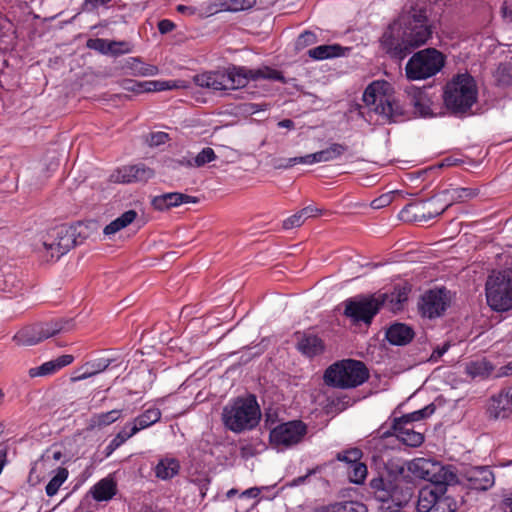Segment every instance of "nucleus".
Segmentation results:
<instances>
[{
	"label": "nucleus",
	"mask_w": 512,
	"mask_h": 512,
	"mask_svg": "<svg viewBox=\"0 0 512 512\" xmlns=\"http://www.w3.org/2000/svg\"><path fill=\"white\" fill-rule=\"evenodd\" d=\"M145 84H146V81H135L132 79H124L120 83L121 87L124 90L133 92L136 94L146 92V89H144Z\"/></svg>",
	"instance_id": "nucleus-49"
},
{
	"label": "nucleus",
	"mask_w": 512,
	"mask_h": 512,
	"mask_svg": "<svg viewBox=\"0 0 512 512\" xmlns=\"http://www.w3.org/2000/svg\"><path fill=\"white\" fill-rule=\"evenodd\" d=\"M511 396L507 389L501 390L497 395L492 396L487 413L489 418L504 419L512 412Z\"/></svg>",
	"instance_id": "nucleus-23"
},
{
	"label": "nucleus",
	"mask_w": 512,
	"mask_h": 512,
	"mask_svg": "<svg viewBox=\"0 0 512 512\" xmlns=\"http://www.w3.org/2000/svg\"><path fill=\"white\" fill-rule=\"evenodd\" d=\"M154 176V171L144 164L127 165L119 168L114 175L122 183L147 181Z\"/></svg>",
	"instance_id": "nucleus-19"
},
{
	"label": "nucleus",
	"mask_w": 512,
	"mask_h": 512,
	"mask_svg": "<svg viewBox=\"0 0 512 512\" xmlns=\"http://www.w3.org/2000/svg\"><path fill=\"white\" fill-rule=\"evenodd\" d=\"M95 221L76 222L73 225H61L55 227L45 240L43 247L51 256H65L74 247L81 245L96 230Z\"/></svg>",
	"instance_id": "nucleus-4"
},
{
	"label": "nucleus",
	"mask_w": 512,
	"mask_h": 512,
	"mask_svg": "<svg viewBox=\"0 0 512 512\" xmlns=\"http://www.w3.org/2000/svg\"><path fill=\"white\" fill-rule=\"evenodd\" d=\"M130 68L135 76H155L159 73V69L155 65L143 64L137 58H131Z\"/></svg>",
	"instance_id": "nucleus-44"
},
{
	"label": "nucleus",
	"mask_w": 512,
	"mask_h": 512,
	"mask_svg": "<svg viewBox=\"0 0 512 512\" xmlns=\"http://www.w3.org/2000/svg\"><path fill=\"white\" fill-rule=\"evenodd\" d=\"M493 369L491 362L485 358L472 361L467 365V373L472 378H486L492 373Z\"/></svg>",
	"instance_id": "nucleus-41"
},
{
	"label": "nucleus",
	"mask_w": 512,
	"mask_h": 512,
	"mask_svg": "<svg viewBox=\"0 0 512 512\" xmlns=\"http://www.w3.org/2000/svg\"><path fill=\"white\" fill-rule=\"evenodd\" d=\"M449 349V344H444L443 346H438L435 348L431 354V360L437 361L439 358H441Z\"/></svg>",
	"instance_id": "nucleus-61"
},
{
	"label": "nucleus",
	"mask_w": 512,
	"mask_h": 512,
	"mask_svg": "<svg viewBox=\"0 0 512 512\" xmlns=\"http://www.w3.org/2000/svg\"><path fill=\"white\" fill-rule=\"evenodd\" d=\"M405 25L401 38L395 35L397 25L393 24L381 39V44L387 53L400 59L409 54L412 49L425 44L432 35L431 26L427 24V17L422 10L415 11Z\"/></svg>",
	"instance_id": "nucleus-3"
},
{
	"label": "nucleus",
	"mask_w": 512,
	"mask_h": 512,
	"mask_svg": "<svg viewBox=\"0 0 512 512\" xmlns=\"http://www.w3.org/2000/svg\"><path fill=\"white\" fill-rule=\"evenodd\" d=\"M500 508L503 511H507L509 509V512H512V493L504 495L500 503Z\"/></svg>",
	"instance_id": "nucleus-62"
},
{
	"label": "nucleus",
	"mask_w": 512,
	"mask_h": 512,
	"mask_svg": "<svg viewBox=\"0 0 512 512\" xmlns=\"http://www.w3.org/2000/svg\"><path fill=\"white\" fill-rule=\"evenodd\" d=\"M401 220L406 222H427L424 201L407 204L399 213Z\"/></svg>",
	"instance_id": "nucleus-29"
},
{
	"label": "nucleus",
	"mask_w": 512,
	"mask_h": 512,
	"mask_svg": "<svg viewBox=\"0 0 512 512\" xmlns=\"http://www.w3.org/2000/svg\"><path fill=\"white\" fill-rule=\"evenodd\" d=\"M217 159L214 150L210 147L203 148L194 158L184 159L179 163L187 167H203L204 165Z\"/></svg>",
	"instance_id": "nucleus-39"
},
{
	"label": "nucleus",
	"mask_w": 512,
	"mask_h": 512,
	"mask_svg": "<svg viewBox=\"0 0 512 512\" xmlns=\"http://www.w3.org/2000/svg\"><path fill=\"white\" fill-rule=\"evenodd\" d=\"M365 504L359 501H343L320 506L313 512H367Z\"/></svg>",
	"instance_id": "nucleus-31"
},
{
	"label": "nucleus",
	"mask_w": 512,
	"mask_h": 512,
	"mask_svg": "<svg viewBox=\"0 0 512 512\" xmlns=\"http://www.w3.org/2000/svg\"><path fill=\"white\" fill-rule=\"evenodd\" d=\"M451 293L445 287L427 290L418 302L419 313L426 318L441 317L451 304Z\"/></svg>",
	"instance_id": "nucleus-14"
},
{
	"label": "nucleus",
	"mask_w": 512,
	"mask_h": 512,
	"mask_svg": "<svg viewBox=\"0 0 512 512\" xmlns=\"http://www.w3.org/2000/svg\"><path fill=\"white\" fill-rule=\"evenodd\" d=\"M305 219L303 218L300 211L295 213L294 215L288 217L283 221V228L286 230L299 227L304 223Z\"/></svg>",
	"instance_id": "nucleus-52"
},
{
	"label": "nucleus",
	"mask_w": 512,
	"mask_h": 512,
	"mask_svg": "<svg viewBox=\"0 0 512 512\" xmlns=\"http://www.w3.org/2000/svg\"><path fill=\"white\" fill-rule=\"evenodd\" d=\"M307 434V425L301 420H292L274 427L269 434L270 444L277 449H288L299 444Z\"/></svg>",
	"instance_id": "nucleus-13"
},
{
	"label": "nucleus",
	"mask_w": 512,
	"mask_h": 512,
	"mask_svg": "<svg viewBox=\"0 0 512 512\" xmlns=\"http://www.w3.org/2000/svg\"><path fill=\"white\" fill-rule=\"evenodd\" d=\"M125 442L126 440H124V438L119 433H117L115 437L110 441L112 446L115 447L116 449L122 446Z\"/></svg>",
	"instance_id": "nucleus-64"
},
{
	"label": "nucleus",
	"mask_w": 512,
	"mask_h": 512,
	"mask_svg": "<svg viewBox=\"0 0 512 512\" xmlns=\"http://www.w3.org/2000/svg\"><path fill=\"white\" fill-rule=\"evenodd\" d=\"M426 209V219H430L442 214L449 206L448 199L443 196V192L432 197L429 200L424 201Z\"/></svg>",
	"instance_id": "nucleus-35"
},
{
	"label": "nucleus",
	"mask_w": 512,
	"mask_h": 512,
	"mask_svg": "<svg viewBox=\"0 0 512 512\" xmlns=\"http://www.w3.org/2000/svg\"><path fill=\"white\" fill-rule=\"evenodd\" d=\"M74 357L69 354L61 355L56 359L44 362L38 367L30 368L28 374L31 378L53 375L60 369L70 365Z\"/></svg>",
	"instance_id": "nucleus-26"
},
{
	"label": "nucleus",
	"mask_w": 512,
	"mask_h": 512,
	"mask_svg": "<svg viewBox=\"0 0 512 512\" xmlns=\"http://www.w3.org/2000/svg\"><path fill=\"white\" fill-rule=\"evenodd\" d=\"M74 326L71 319L56 318L47 322H39L19 330L13 341L20 346H33L60 332H66Z\"/></svg>",
	"instance_id": "nucleus-12"
},
{
	"label": "nucleus",
	"mask_w": 512,
	"mask_h": 512,
	"mask_svg": "<svg viewBox=\"0 0 512 512\" xmlns=\"http://www.w3.org/2000/svg\"><path fill=\"white\" fill-rule=\"evenodd\" d=\"M408 424H400L396 426V419H394L391 426L392 432L387 431L383 433V437L395 435L397 439L403 442L407 446L418 447L424 441V436L413 430V428L407 427Z\"/></svg>",
	"instance_id": "nucleus-27"
},
{
	"label": "nucleus",
	"mask_w": 512,
	"mask_h": 512,
	"mask_svg": "<svg viewBox=\"0 0 512 512\" xmlns=\"http://www.w3.org/2000/svg\"><path fill=\"white\" fill-rule=\"evenodd\" d=\"M379 311L375 295L349 298L345 301L344 315L355 323L371 324Z\"/></svg>",
	"instance_id": "nucleus-15"
},
{
	"label": "nucleus",
	"mask_w": 512,
	"mask_h": 512,
	"mask_svg": "<svg viewBox=\"0 0 512 512\" xmlns=\"http://www.w3.org/2000/svg\"><path fill=\"white\" fill-rule=\"evenodd\" d=\"M414 336V330L409 325L400 322L391 324L385 332L386 340L394 346H405L413 340Z\"/></svg>",
	"instance_id": "nucleus-24"
},
{
	"label": "nucleus",
	"mask_w": 512,
	"mask_h": 512,
	"mask_svg": "<svg viewBox=\"0 0 512 512\" xmlns=\"http://www.w3.org/2000/svg\"><path fill=\"white\" fill-rule=\"evenodd\" d=\"M168 139V134L164 132L152 133L150 137V145L158 146L164 144Z\"/></svg>",
	"instance_id": "nucleus-56"
},
{
	"label": "nucleus",
	"mask_w": 512,
	"mask_h": 512,
	"mask_svg": "<svg viewBox=\"0 0 512 512\" xmlns=\"http://www.w3.org/2000/svg\"><path fill=\"white\" fill-rule=\"evenodd\" d=\"M369 371L365 364L358 360L344 359L330 365L324 373V381L328 386L350 389L366 382Z\"/></svg>",
	"instance_id": "nucleus-8"
},
{
	"label": "nucleus",
	"mask_w": 512,
	"mask_h": 512,
	"mask_svg": "<svg viewBox=\"0 0 512 512\" xmlns=\"http://www.w3.org/2000/svg\"><path fill=\"white\" fill-rule=\"evenodd\" d=\"M349 481L354 484H362L367 476V466L362 463H356L353 466L347 468Z\"/></svg>",
	"instance_id": "nucleus-46"
},
{
	"label": "nucleus",
	"mask_w": 512,
	"mask_h": 512,
	"mask_svg": "<svg viewBox=\"0 0 512 512\" xmlns=\"http://www.w3.org/2000/svg\"><path fill=\"white\" fill-rule=\"evenodd\" d=\"M451 239H443L441 241L435 242L432 245H426V244H418V243H411L409 245V248L405 251V255H411V254H426V255H435L438 253H458V251H449L447 248H454L455 245L447 246V243L450 242Z\"/></svg>",
	"instance_id": "nucleus-28"
},
{
	"label": "nucleus",
	"mask_w": 512,
	"mask_h": 512,
	"mask_svg": "<svg viewBox=\"0 0 512 512\" xmlns=\"http://www.w3.org/2000/svg\"><path fill=\"white\" fill-rule=\"evenodd\" d=\"M138 432L139 431L136 428V426L134 425V422L130 421V422L125 423L123 428L118 433L124 438V440L127 441L128 439H130L131 437L136 435Z\"/></svg>",
	"instance_id": "nucleus-54"
},
{
	"label": "nucleus",
	"mask_w": 512,
	"mask_h": 512,
	"mask_svg": "<svg viewBox=\"0 0 512 512\" xmlns=\"http://www.w3.org/2000/svg\"><path fill=\"white\" fill-rule=\"evenodd\" d=\"M198 199L194 196L183 194L180 192H169L158 196H154L151 205L158 211L169 210L172 207H178L182 204L197 203Z\"/></svg>",
	"instance_id": "nucleus-21"
},
{
	"label": "nucleus",
	"mask_w": 512,
	"mask_h": 512,
	"mask_svg": "<svg viewBox=\"0 0 512 512\" xmlns=\"http://www.w3.org/2000/svg\"><path fill=\"white\" fill-rule=\"evenodd\" d=\"M87 47L102 54H109V40L96 38L87 41Z\"/></svg>",
	"instance_id": "nucleus-50"
},
{
	"label": "nucleus",
	"mask_w": 512,
	"mask_h": 512,
	"mask_svg": "<svg viewBox=\"0 0 512 512\" xmlns=\"http://www.w3.org/2000/svg\"><path fill=\"white\" fill-rule=\"evenodd\" d=\"M256 0H226V10L232 12H239L252 8Z\"/></svg>",
	"instance_id": "nucleus-48"
},
{
	"label": "nucleus",
	"mask_w": 512,
	"mask_h": 512,
	"mask_svg": "<svg viewBox=\"0 0 512 512\" xmlns=\"http://www.w3.org/2000/svg\"><path fill=\"white\" fill-rule=\"evenodd\" d=\"M478 195V190L473 188H456L443 191V196L448 202H463L472 199Z\"/></svg>",
	"instance_id": "nucleus-42"
},
{
	"label": "nucleus",
	"mask_w": 512,
	"mask_h": 512,
	"mask_svg": "<svg viewBox=\"0 0 512 512\" xmlns=\"http://www.w3.org/2000/svg\"><path fill=\"white\" fill-rule=\"evenodd\" d=\"M444 103L455 115H462L471 109L477 100L475 81L469 74H458L449 81L444 90Z\"/></svg>",
	"instance_id": "nucleus-7"
},
{
	"label": "nucleus",
	"mask_w": 512,
	"mask_h": 512,
	"mask_svg": "<svg viewBox=\"0 0 512 512\" xmlns=\"http://www.w3.org/2000/svg\"><path fill=\"white\" fill-rule=\"evenodd\" d=\"M116 494V484L111 479H102L92 489L93 498L97 501L110 500Z\"/></svg>",
	"instance_id": "nucleus-36"
},
{
	"label": "nucleus",
	"mask_w": 512,
	"mask_h": 512,
	"mask_svg": "<svg viewBox=\"0 0 512 512\" xmlns=\"http://www.w3.org/2000/svg\"><path fill=\"white\" fill-rule=\"evenodd\" d=\"M445 65V56L435 48H426L413 54L405 66L409 80H425L439 73Z\"/></svg>",
	"instance_id": "nucleus-11"
},
{
	"label": "nucleus",
	"mask_w": 512,
	"mask_h": 512,
	"mask_svg": "<svg viewBox=\"0 0 512 512\" xmlns=\"http://www.w3.org/2000/svg\"><path fill=\"white\" fill-rule=\"evenodd\" d=\"M406 93L410 104L415 109V114L421 117H429L433 115L431 110V100L424 90L415 86H409L406 89Z\"/></svg>",
	"instance_id": "nucleus-25"
},
{
	"label": "nucleus",
	"mask_w": 512,
	"mask_h": 512,
	"mask_svg": "<svg viewBox=\"0 0 512 512\" xmlns=\"http://www.w3.org/2000/svg\"><path fill=\"white\" fill-rule=\"evenodd\" d=\"M315 41V35L312 32L306 31L302 33L298 38V45H308Z\"/></svg>",
	"instance_id": "nucleus-59"
},
{
	"label": "nucleus",
	"mask_w": 512,
	"mask_h": 512,
	"mask_svg": "<svg viewBox=\"0 0 512 512\" xmlns=\"http://www.w3.org/2000/svg\"><path fill=\"white\" fill-rule=\"evenodd\" d=\"M297 349L302 355L313 358L321 355L325 351V343L322 338L314 333H298Z\"/></svg>",
	"instance_id": "nucleus-22"
},
{
	"label": "nucleus",
	"mask_w": 512,
	"mask_h": 512,
	"mask_svg": "<svg viewBox=\"0 0 512 512\" xmlns=\"http://www.w3.org/2000/svg\"><path fill=\"white\" fill-rule=\"evenodd\" d=\"M137 216V213L134 210H128L124 212L121 216L113 220L110 224H108L103 232L105 235H112L118 232L119 230L127 227L131 224Z\"/></svg>",
	"instance_id": "nucleus-38"
},
{
	"label": "nucleus",
	"mask_w": 512,
	"mask_h": 512,
	"mask_svg": "<svg viewBox=\"0 0 512 512\" xmlns=\"http://www.w3.org/2000/svg\"><path fill=\"white\" fill-rule=\"evenodd\" d=\"M391 202V196L389 194H384L379 198L374 199L371 202V206L374 209H380L387 206Z\"/></svg>",
	"instance_id": "nucleus-55"
},
{
	"label": "nucleus",
	"mask_w": 512,
	"mask_h": 512,
	"mask_svg": "<svg viewBox=\"0 0 512 512\" xmlns=\"http://www.w3.org/2000/svg\"><path fill=\"white\" fill-rule=\"evenodd\" d=\"M411 287L407 284H396L389 292L379 293L375 296L378 306L387 308L393 313L402 311L408 301Z\"/></svg>",
	"instance_id": "nucleus-17"
},
{
	"label": "nucleus",
	"mask_w": 512,
	"mask_h": 512,
	"mask_svg": "<svg viewBox=\"0 0 512 512\" xmlns=\"http://www.w3.org/2000/svg\"><path fill=\"white\" fill-rule=\"evenodd\" d=\"M435 410V405L431 403L422 409H419L409 414H405L399 418H395L396 426H399L400 424H412L413 422L426 419L430 417L435 412Z\"/></svg>",
	"instance_id": "nucleus-40"
},
{
	"label": "nucleus",
	"mask_w": 512,
	"mask_h": 512,
	"mask_svg": "<svg viewBox=\"0 0 512 512\" xmlns=\"http://www.w3.org/2000/svg\"><path fill=\"white\" fill-rule=\"evenodd\" d=\"M131 52L130 44L125 41H109V54L120 55Z\"/></svg>",
	"instance_id": "nucleus-51"
},
{
	"label": "nucleus",
	"mask_w": 512,
	"mask_h": 512,
	"mask_svg": "<svg viewBox=\"0 0 512 512\" xmlns=\"http://www.w3.org/2000/svg\"><path fill=\"white\" fill-rule=\"evenodd\" d=\"M180 469L176 459H162L155 467V474L159 479L168 480L178 474Z\"/></svg>",
	"instance_id": "nucleus-37"
},
{
	"label": "nucleus",
	"mask_w": 512,
	"mask_h": 512,
	"mask_svg": "<svg viewBox=\"0 0 512 512\" xmlns=\"http://www.w3.org/2000/svg\"><path fill=\"white\" fill-rule=\"evenodd\" d=\"M67 478L68 470L62 467L58 468L56 475L52 477V479L48 482V484L45 487L46 494L49 497L56 495L59 488L67 480Z\"/></svg>",
	"instance_id": "nucleus-43"
},
{
	"label": "nucleus",
	"mask_w": 512,
	"mask_h": 512,
	"mask_svg": "<svg viewBox=\"0 0 512 512\" xmlns=\"http://www.w3.org/2000/svg\"><path fill=\"white\" fill-rule=\"evenodd\" d=\"M458 510V502L457 500L447 495L446 492L440 496L439 500L435 504L432 512H457Z\"/></svg>",
	"instance_id": "nucleus-45"
},
{
	"label": "nucleus",
	"mask_w": 512,
	"mask_h": 512,
	"mask_svg": "<svg viewBox=\"0 0 512 512\" xmlns=\"http://www.w3.org/2000/svg\"><path fill=\"white\" fill-rule=\"evenodd\" d=\"M363 453L358 448H350L343 452L337 453L336 459L341 462L347 463L348 466H353L356 463L360 462Z\"/></svg>",
	"instance_id": "nucleus-47"
},
{
	"label": "nucleus",
	"mask_w": 512,
	"mask_h": 512,
	"mask_svg": "<svg viewBox=\"0 0 512 512\" xmlns=\"http://www.w3.org/2000/svg\"><path fill=\"white\" fill-rule=\"evenodd\" d=\"M174 28H175V24L168 19H163L158 23V29H159L160 33H162V34L169 33L172 30H174Z\"/></svg>",
	"instance_id": "nucleus-58"
},
{
	"label": "nucleus",
	"mask_w": 512,
	"mask_h": 512,
	"mask_svg": "<svg viewBox=\"0 0 512 512\" xmlns=\"http://www.w3.org/2000/svg\"><path fill=\"white\" fill-rule=\"evenodd\" d=\"M348 48H344L338 44L331 45H320L312 48L308 51V55L315 60H324L333 57L344 56L345 51Z\"/></svg>",
	"instance_id": "nucleus-32"
},
{
	"label": "nucleus",
	"mask_w": 512,
	"mask_h": 512,
	"mask_svg": "<svg viewBox=\"0 0 512 512\" xmlns=\"http://www.w3.org/2000/svg\"><path fill=\"white\" fill-rule=\"evenodd\" d=\"M386 477L371 479L369 486L374 497L383 503L391 502L396 507H405L415 496L416 485L406 474L405 463L392 459L385 465Z\"/></svg>",
	"instance_id": "nucleus-1"
},
{
	"label": "nucleus",
	"mask_w": 512,
	"mask_h": 512,
	"mask_svg": "<svg viewBox=\"0 0 512 512\" xmlns=\"http://www.w3.org/2000/svg\"><path fill=\"white\" fill-rule=\"evenodd\" d=\"M161 410L158 407L151 406L145 409L141 414L133 419L134 425L140 432L161 420Z\"/></svg>",
	"instance_id": "nucleus-33"
},
{
	"label": "nucleus",
	"mask_w": 512,
	"mask_h": 512,
	"mask_svg": "<svg viewBox=\"0 0 512 512\" xmlns=\"http://www.w3.org/2000/svg\"><path fill=\"white\" fill-rule=\"evenodd\" d=\"M365 105L388 122H397L403 111L395 102L391 85L384 80L372 82L363 93Z\"/></svg>",
	"instance_id": "nucleus-6"
},
{
	"label": "nucleus",
	"mask_w": 512,
	"mask_h": 512,
	"mask_svg": "<svg viewBox=\"0 0 512 512\" xmlns=\"http://www.w3.org/2000/svg\"><path fill=\"white\" fill-rule=\"evenodd\" d=\"M222 419L225 427L235 433L254 429L261 419L256 397L250 394L247 397L236 398L224 407Z\"/></svg>",
	"instance_id": "nucleus-5"
},
{
	"label": "nucleus",
	"mask_w": 512,
	"mask_h": 512,
	"mask_svg": "<svg viewBox=\"0 0 512 512\" xmlns=\"http://www.w3.org/2000/svg\"><path fill=\"white\" fill-rule=\"evenodd\" d=\"M405 463L406 474L409 473L416 477L437 484L438 487L444 485H454L458 482V476L453 465H442L439 462L426 459L415 458Z\"/></svg>",
	"instance_id": "nucleus-10"
},
{
	"label": "nucleus",
	"mask_w": 512,
	"mask_h": 512,
	"mask_svg": "<svg viewBox=\"0 0 512 512\" xmlns=\"http://www.w3.org/2000/svg\"><path fill=\"white\" fill-rule=\"evenodd\" d=\"M347 150V147L340 143H333L326 149L305 156L283 159V163L275 164L277 169H288L296 164L313 165L321 162H329L340 158Z\"/></svg>",
	"instance_id": "nucleus-16"
},
{
	"label": "nucleus",
	"mask_w": 512,
	"mask_h": 512,
	"mask_svg": "<svg viewBox=\"0 0 512 512\" xmlns=\"http://www.w3.org/2000/svg\"><path fill=\"white\" fill-rule=\"evenodd\" d=\"M190 83L186 80H148L144 85L146 92H160L176 89H188Z\"/></svg>",
	"instance_id": "nucleus-30"
},
{
	"label": "nucleus",
	"mask_w": 512,
	"mask_h": 512,
	"mask_svg": "<svg viewBox=\"0 0 512 512\" xmlns=\"http://www.w3.org/2000/svg\"><path fill=\"white\" fill-rule=\"evenodd\" d=\"M259 79L279 80L281 75L278 71L268 67L248 69L233 66L228 69L206 71L193 76V82L196 86L220 95L230 90L243 88L250 80Z\"/></svg>",
	"instance_id": "nucleus-2"
},
{
	"label": "nucleus",
	"mask_w": 512,
	"mask_h": 512,
	"mask_svg": "<svg viewBox=\"0 0 512 512\" xmlns=\"http://www.w3.org/2000/svg\"><path fill=\"white\" fill-rule=\"evenodd\" d=\"M109 364L110 361L107 359H98L87 363V366L91 367V370L88 372V375H93L104 371L109 366Z\"/></svg>",
	"instance_id": "nucleus-53"
},
{
	"label": "nucleus",
	"mask_w": 512,
	"mask_h": 512,
	"mask_svg": "<svg viewBox=\"0 0 512 512\" xmlns=\"http://www.w3.org/2000/svg\"><path fill=\"white\" fill-rule=\"evenodd\" d=\"M122 409H113L108 412L93 414L90 418L89 426L91 429H101L115 423L122 417Z\"/></svg>",
	"instance_id": "nucleus-34"
},
{
	"label": "nucleus",
	"mask_w": 512,
	"mask_h": 512,
	"mask_svg": "<svg viewBox=\"0 0 512 512\" xmlns=\"http://www.w3.org/2000/svg\"><path fill=\"white\" fill-rule=\"evenodd\" d=\"M487 305L495 312L512 310V268L493 271L485 283Z\"/></svg>",
	"instance_id": "nucleus-9"
},
{
	"label": "nucleus",
	"mask_w": 512,
	"mask_h": 512,
	"mask_svg": "<svg viewBox=\"0 0 512 512\" xmlns=\"http://www.w3.org/2000/svg\"><path fill=\"white\" fill-rule=\"evenodd\" d=\"M312 474V471H309L306 475L304 476H299L297 478H294L291 482H289V486L290 487H295V486H299L301 484H304L306 482V480L308 479V477Z\"/></svg>",
	"instance_id": "nucleus-63"
},
{
	"label": "nucleus",
	"mask_w": 512,
	"mask_h": 512,
	"mask_svg": "<svg viewBox=\"0 0 512 512\" xmlns=\"http://www.w3.org/2000/svg\"><path fill=\"white\" fill-rule=\"evenodd\" d=\"M463 479L469 489L487 491L495 484V475L489 466H472L463 473Z\"/></svg>",
	"instance_id": "nucleus-18"
},
{
	"label": "nucleus",
	"mask_w": 512,
	"mask_h": 512,
	"mask_svg": "<svg viewBox=\"0 0 512 512\" xmlns=\"http://www.w3.org/2000/svg\"><path fill=\"white\" fill-rule=\"evenodd\" d=\"M112 0H85L84 7L86 10H95L99 6H104L110 3Z\"/></svg>",
	"instance_id": "nucleus-57"
},
{
	"label": "nucleus",
	"mask_w": 512,
	"mask_h": 512,
	"mask_svg": "<svg viewBox=\"0 0 512 512\" xmlns=\"http://www.w3.org/2000/svg\"><path fill=\"white\" fill-rule=\"evenodd\" d=\"M447 486L448 485H444L442 488L438 487L437 484H432L431 486H425L419 489L416 501L417 512H432L440 496H442L444 492H447Z\"/></svg>",
	"instance_id": "nucleus-20"
},
{
	"label": "nucleus",
	"mask_w": 512,
	"mask_h": 512,
	"mask_svg": "<svg viewBox=\"0 0 512 512\" xmlns=\"http://www.w3.org/2000/svg\"><path fill=\"white\" fill-rule=\"evenodd\" d=\"M300 213L302 214L303 218L306 220L307 218L317 216L318 213H320V210L315 206L309 205V206L301 209Z\"/></svg>",
	"instance_id": "nucleus-60"
}]
</instances>
